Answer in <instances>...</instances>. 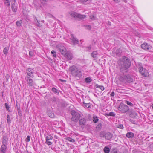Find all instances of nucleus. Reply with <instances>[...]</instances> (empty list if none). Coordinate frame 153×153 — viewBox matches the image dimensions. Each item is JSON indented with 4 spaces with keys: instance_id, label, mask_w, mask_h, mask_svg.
I'll list each match as a JSON object with an SVG mask.
<instances>
[{
    "instance_id": "obj_19",
    "label": "nucleus",
    "mask_w": 153,
    "mask_h": 153,
    "mask_svg": "<svg viewBox=\"0 0 153 153\" xmlns=\"http://www.w3.org/2000/svg\"><path fill=\"white\" fill-rule=\"evenodd\" d=\"M95 87L97 88H100L102 91L104 90V88L102 85H100L97 84H96Z\"/></svg>"
},
{
    "instance_id": "obj_30",
    "label": "nucleus",
    "mask_w": 153,
    "mask_h": 153,
    "mask_svg": "<svg viewBox=\"0 0 153 153\" xmlns=\"http://www.w3.org/2000/svg\"><path fill=\"white\" fill-rule=\"evenodd\" d=\"M116 114L113 112H110L108 114H107L106 115L107 116H111L114 117L115 116Z\"/></svg>"
},
{
    "instance_id": "obj_26",
    "label": "nucleus",
    "mask_w": 153,
    "mask_h": 153,
    "mask_svg": "<svg viewBox=\"0 0 153 153\" xmlns=\"http://www.w3.org/2000/svg\"><path fill=\"white\" fill-rule=\"evenodd\" d=\"M98 120V117L97 116H94L93 117V121L94 123H97Z\"/></svg>"
},
{
    "instance_id": "obj_31",
    "label": "nucleus",
    "mask_w": 153,
    "mask_h": 153,
    "mask_svg": "<svg viewBox=\"0 0 153 153\" xmlns=\"http://www.w3.org/2000/svg\"><path fill=\"white\" fill-rule=\"evenodd\" d=\"M83 103L84 104L85 106L88 108H91V106L89 103H85L84 102H83Z\"/></svg>"
},
{
    "instance_id": "obj_2",
    "label": "nucleus",
    "mask_w": 153,
    "mask_h": 153,
    "mask_svg": "<svg viewBox=\"0 0 153 153\" xmlns=\"http://www.w3.org/2000/svg\"><path fill=\"white\" fill-rule=\"evenodd\" d=\"M69 70L71 72V74L73 76L79 78L81 76L82 74L81 71L75 66L73 65L70 67Z\"/></svg>"
},
{
    "instance_id": "obj_15",
    "label": "nucleus",
    "mask_w": 153,
    "mask_h": 153,
    "mask_svg": "<svg viewBox=\"0 0 153 153\" xmlns=\"http://www.w3.org/2000/svg\"><path fill=\"white\" fill-rule=\"evenodd\" d=\"M86 122V120L85 118H81L79 120V124L80 125H85Z\"/></svg>"
},
{
    "instance_id": "obj_56",
    "label": "nucleus",
    "mask_w": 153,
    "mask_h": 153,
    "mask_svg": "<svg viewBox=\"0 0 153 153\" xmlns=\"http://www.w3.org/2000/svg\"><path fill=\"white\" fill-rule=\"evenodd\" d=\"M27 152H28V151L27 150V151L26 152H25L24 153H27Z\"/></svg>"
},
{
    "instance_id": "obj_48",
    "label": "nucleus",
    "mask_w": 153,
    "mask_h": 153,
    "mask_svg": "<svg viewBox=\"0 0 153 153\" xmlns=\"http://www.w3.org/2000/svg\"><path fill=\"white\" fill-rule=\"evenodd\" d=\"M114 95V92H112L110 94V96L112 97H113Z\"/></svg>"
},
{
    "instance_id": "obj_54",
    "label": "nucleus",
    "mask_w": 153,
    "mask_h": 153,
    "mask_svg": "<svg viewBox=\"0 0 153 153\" xmlns=\"http://www.w3.org/2000/svg\"><path fill=\"white\" fill-rule=\"evenodd\" d=\"M60 80L62 81H64L65 82H66V80H62V79H60Z\"/></svg>"
},
{
    "instance_id": "obj_43",
    "label": "nucleus",
    "mask_w": 153,
    "mask_h": 153,
    "mask_svg": "<svg viewBox=\"0 0 153 153\" xmlns=\"http://www.w3.org/2000/svg\"><path fill=\"white\" fill-rule=\"evenodd\" d=\"M126 103L127 104L130 106H132L133 105V104L131 102L128 101H126Z\"/></svg>"
},
{
    "instance_id": "obj_49",
    "label": "nucleus",
    "mask_w": 153,
    "mask_h": 153,
    "mask_svg": "<svg viewBox=\"0 0 153 153\" xmlns=\"http://www.w3.org/2000/svg\"><path fill=\"white\" fill-rule=\"evenodd\" d=\"M25 141L27 142H28V141H29V136H27V137Z\"/></svg>"
},
{
    "instance_id": "obj_14",
    "label": "nucleus",
    "mask_w": 153,
    "mask_h": 153,
    "mask_svg": "<svg viewBox=\"0 0 153 153\" xmlns=\"http://www.w3.org/2000/svg\"><path fill=\"white\" fill-rule=\"evenodd\" d=\"M6 140H3V145L1 146V152H5L6 149V146L4 144L5 143Z\"/></svg>"
},
{
    "instance_id": "obj_34",
    "label": "nucleus",
    "mask_w": 153,
    "mask_h": 153,
    "mask_svg": "<svg viewBox=\"0 0 153 153\" xmlns=\"http://www.w3.org/2000/svg\"><path fill=\"white\" fill-rule=\"evenodd\" d=\"M22 22V21L21 20H20L19 21H18L16 22V24L17 26H20L21 25V24Z\"/></svg>"
},
{
    "instance_id": "obj_39",
    "label": "nucleus",
    "mask_w": 153,
    "mask_h": 153,
    "mask_svg": "<svg viewBox=\"0 0 153 153\" xmlns=\"http://www.w3.org/2000/svg\"><path fill=\"white\" fill-rule=\"evenodd\" d=\"M5 107H6V108L7 110V111H9V106L8 104L6 103H5Z\"/></svg>"
},
{
    "instance_id": "obj_59",
    "label": "nucleus",
    "mask_w": 153,
    "mask_h": 153,
    "mask_svg": "<svg viewBox=\"0 0 153 153\" xmlns=\"http://www.w3.org/2000/svg\"><path fill=\"white\" fill-rule=\"evenodd\" d=\"M27 75H29V74H28V73H27Z\"/></svg>"
},
{
    "instance_id": "obj_58",
    "label": "nucleus",
    "mask_w": 153,
    "mask_h": 153,
    "mask_svg": "<svg viewBox=\"0 0 153 153\" xmlns=\"http://www.w3.org/2000/svg\"><path fill=\"white\" fill-rule=\"evenodd\" d=\"M35 19H36V20H37V19H36V18H35Z\"/></svg>"
},
{
    "instance_id": "obj_25",
    "label": "nucleus",
    "mask_w": 153,
    "mask_h": 153,
    "mask_svg": "<svg viewBox=\"0 0 153 153\" xmlns=\"http://www.w3.org/2000/svg\"><path fill=\"white\" fill-rule=\"evenodd\" d=\"M85 81L86 83H89L91 82L92 80L90 77H87L85 79Z\"/></svg>"
},
{
    "instance_id": "obj_13",
    "label": "nucleus",
    "mask_w": 153,
    "mask_h": 153,
    "mask_svg": "<svg viewBox=\"0 0 153 153\" xmlns=\"http://www.w3.org/2000/svg\"><path fill=\"white\" fill-rule=\"evenodd\" d=\"M104 136L106 139L107 140H109L112 137L113 135L110 132H108L106 133Z\"/></svg>"
},
{
    "instance_id": "obj_40",
    "label": "nucleus",
    "mask_w": 153,
    "mask_h": 153,
    "mask_svg": "<svg viewBox=\"0 0 153 153\" xmlns=\"http://www.w3.org/2000/svg\"><path fill=\"white\" fill-rule=\"evenodd\" d=\"M117 127L118 128L123 129V126L122 124L118 125Z\"/></svg>"
},
{
    "instance_id": "obj_21",
    "label": "nucleus",
    "mask_w": 153,
    "mask_h": 153,
    "mask_svg": "<svg viewBox=\"0 0 153 153\" xmlns=\"http://www.w3.org/2000/svg\"><path fill=\"white\" fill-rule=\"evenodd\" d=\"M103 151L105 153H109L110 150L108 147L106 146L104 148Z\"/></svg>"
},
{
    "instance_id": "obj_8",
    "label": "nucleus",
    "mask_w": 153,
    "mask_h": 153,
    "mask_svg": "<svg viewBox=\"0 0 153 153\" xmlns=\"http://www.w3.org/2000/svg\"><path fill=\"white\" fill-rule=\"evenodd\" d=\"M141 48L145 50H147L150 49L152 48V46L147 43H144L141 45Z\"/></svg>"
},
{
    "instance_id": "obj_27",
    "label": "nucleus",
    "mask_w": 153,
    "mask_h": 153,
    "mask_svg": "<svg viewBox=\"0 0 153 153\" xmlns=\"http://www.w3.org/2000/svg\"><path fill=\"white\" fill-rule=\"evenodd\" d=\"M11 8L13 12H16L17 11L16 6L15 5H12Z\"/></svg>"
},
{
    "instance_id": "obj_35",
    "label": "nucleus",
    "mask_w": 153,
    "mask_h": 153,
    "mask_svg": "<svg viewBox=\"0 0 153 153\" xmlns=\"http://www.w3.org/2000/svg\"><path fill=\"white\" fill-rule=\"evenodd\" d=\"M51 53L53 55V57H56V52L54 50H52L51 51Z\"/></svg>"
},
{
    "instance_id": "obj_6",
    "label": "nucleus",
    "mask_w": 153,
    "mask_h": 153,
    "mask_svg": "<svg viewBox=\"0 0 153 153\" xmlns=\"http://www.w3.org/2000/svg\"><path fill=\"white\" fill-rule=\"evenodd\" d=\"M138 68L140 72L142 75L146 77L149 76L148 72L145 69L143 68L141 64H138Z\"/></svg>"
},
{
    "instance_id": "obj_32",
    "label": "nucleus",
    "mask_w": 153,
    "mask_h": 153,
    "mask_svg": "<svg viewBox=\"0 0 153 153\" xmlns=\"http://www.w3.org/2000/svg\"><path fill=\"white\" fill-rule=\"evenodd\" d=\"M4 3L7 6H9L10 5L9 0H5Z\"/></svg>"
},
{
    "instance_id": "obj_47",
    "label": "nucleus",
    "mask_w": 153,
    "mask_h": 153,
    "mask_svg": "<svg viewBox=\"0 0 153 153\" xmlns=\"http://www.w3.org/2000/svg\"><path fill=\"white\" fill-rule=\"evenodd\" d=\"M81 2H87L88 0H79Z\"/></svg>"
},
{
    "instance_id": "obj_45",
    "label": "nucleus",
    "mask_w": 153,
    "mask_h": 153,
    "mask_svg": "<svg viewBox=\"0 0 153 153\" xmlns=\"http://www.w3.org/2000/svg\"><path fill=\"white\" fill-rule=\"evenodd\" d=\"M16 106L17 109L19 110L20 107L19 106V104L17 102H16Z\"/></svg>"
},
{
    "instance_id": "obj_23",
    "label": "nucleus",
    "mask_w": 153,
    "mask_h": 153,
    "mask_svg": "<svg viewBox=\"0 0 153 153\" xmlns=\"http://www.w3.org/2000/svg\"><path fill=\"white\" fill-rule=\"evenodd\" d=\"M9 48L8 47H6L3 50V52L5 55H7L8 53Z\"/></svg>"
},
{
    "instance_id": "obj_11",
    "label": "nucleus",
    "mask_w": 153,
    "mask_h": 153,
    "mask_svg": "<svg viewBox=\"0 0 153 153\" xmlns=\"http://www.w3.org/2000/svg\"><path fill=\"white\" fill-rule=\"evenodd\" d=\"M70 39L73 44H76L78 43L79 41L78 39L75 37L73 34L71 35Z\"/></svg>"
},
{
    "instance_id": "obj_55",
    "label": "nucleus",
    "mask_w": 153,
    "mask_h": 153,
    "mask_svg": "<svg viewBox=\"0 0 153 153\" xmlns=\"http://www.w3.org/2000/svg\"><path fill=\"white\" fill-rule=\"evenodd\" d=\"M138 36L139 37H140V35L139 34L138 35Z\"/></svg>"
},
{
    "instance_id": "obj_61",
    "label": "nucleus",
    "mask_w": 153,
    "mask_h": 153,
    "mask_svg": "<svg viewBox=\"0 0 153 153\" xmlns=\"http://www.w3.org/2000/svg\"><path fill=\"white\" fill-rule=\"evenodd\" d=\"M29 140H30V137H29Z\"/></svg>"
},
{
    "instance_id": "obj_17",
    "label": "nucleus",
    "mask_w": 153,
    "mask_h": 153,
    "mask_svg": "<svg viewBox=\"0 0 153 153\" xmlns=\"http://www.w3.org/2000/svg\"><path fill=\"white\" fill-rule=\"evenodd\" d=\"M98 55V53L96 51H94L91 53V56L94 58L96 59Z\"/></svg>"
},
{
    "instance_id": "obj_28",
    "label": "nucleus",
    "mask_w": 153,
    "mask_h": 153,
    "mask_svg": "<svg viewBox=\"0 0 153 153\" xmlns=\"http://www.w3.org/2000/svg\"><path fill=\"white\" fill-rule=\"evenodd\" d=\"M11 117L10 115H8L7 116V121L8 124H9L11 123Z\"/></svg>"
},
{
    "instance_id": "obj_38",
    "label": "nucleus",
    "mask_w": 153,
    "mask_h": 153,
    "mask_svg": "<svg viewBox=\"0 0 153 153\" xmlns=\"http://www.w3.org/2000/svg\"><path fill=\"white\" fill-rule=\"evenodd\" d=\"M34 52L33 51H29V56H32L34 55Z\"/></svg>"
},
{
    "instance_id": "obj_4",
    "label": "nucleus",
    "mask_w": 153,
    "mask_h": 153,
    "mask_svg": "<svg viewBox=\"0 0 153 153\" xmlns=\"http://www.w3.org/2000/svg\"><path fill=\"white\" fill-rule=\"evenodd\" d=\"M118 109L122 113H125L129 110L128 107L123 103H120Z\"/></svg>"
},
{
    "instance_id": "obj_22",
    "label": "nucleus",
    "mask_w": 153,
    "mask_h": 153,
    "mask_svg": "<svg viewBox=\"0 0 153 153\" xmlns=\"http://www.w3.org/2000/svg\"><path fill=\"white\" fill-rule=\"evenodd\" d=\"M52 91L56 94H58L59 93V91L54 87L52 88Z\"/></svg>"
},
{
    "instance_id": "obj_16",
    "label": "nucleus",
    "mask_w": 153,
    "mask_h": 153,
    "mask_svg": "<svg viewBox=\"0 0 153 153\" xmlns=\"http://www.w3.org/2000/svg\"><path fill=\"white\" fill-rule=\"evenodd\" d=\"M134 136V134L133 133L131 132H128L126 134V136L128 138L133 137Z\"/></svg>"
},
{
    "instance_id": "obj_5",
    "label": "nucleus",
    "mask_w": 153,
    "mask_h": 153,
    "mask_svg": "<svg viewBox=\"0 0 153 153\" xmlns=\"http://www.w3.org/2000/svg\"><path fill=\"white\" fill-rule=\"evenodd\" d=\"M119 78V80L122 82L125 81L128 82H130L133 81L132 78L128 74L124 75V74L123 75L120 76Z\"/></svg>"
},
{
    "instance_id": "obj_51",
    "label": "nucleus",
    "mask_w": 153,
    "mask_h": 153,
    "mask_svg": "<svg viewBox=\"0 0 153 153\" xmlns=\"http://www.w3.org/2000/svg\"><path fill=\"white\" fill-rule=\"evenodd\" d=\"M37 21V22L38 23V24H37L38 26L39 27H41V25H40V23H39V22L38 21Z\"/></svg>"
},
{
    "instance_id": "obj_50",
    "label": "nucleus",
    "mask_w": 153,
    "mask_h": 153,
    "mask_svg": "<svg viewBox=\"0 0 153 153\" xmlns=\"http://www.w3.org/2000/svg\"><path fill=\"white\" fill-rule=\"evenodd\" d=\"M107 25H109L110 26L111 25V23L109 21H108V23H107Z\"/></svg>"
},
{
    "instance_id": "obj_9",
    "label": "nucleus",
    "mask_w": 153,
    "mask_h": 153,
    "mask_svg": "<svg viewBox=\"0 0 153 153\" xmlns=\"http://www.w3.org/2000/svg\"><path fill=\"white\" fill-rule=\"evenodd\" d=\"M46 143L48 146L52 144V142L50 141L52 140L53 137L51 135H48L45 137Z\"/></svg>"
},
{
    "instance_id": "obj_41",
    "label": "nucleus",
    "mask_w": 153,
    "mask_h": 153,
    "mask_svg": "<svg viewBox=\"0 0 153 153\" xmlns=\"http://www.w3.org/2000/svg\"><path fill=\"white\" fill-rule=\"evenodd\" d=\"M85 27L87 29L89 30H90L91 29V27L90 25H86Z\"/></svg>"
},
{
    "instance_id": "obj_12",
    "label": "nucleus",
    "mask_w": 153,
    "mask_h": 153,
    "mask_svg": "<svg viewBox=\"0 0 153 153\" xmlns=\"http://www.w3.org/2000/svg\"><path fill=\"white\" fill-rule=\"evenodd\" d=\"M65 57L68 60H71L73 58V55L72 53L70 51H68L66 54L65 55Z\"/></svg>"
},
{
    "instance_id": "obj_42",
    "label": "nucleus",
    "mask_w": 153,
    "mask_h": 153,
    "mask_svg": "<svg viewBox=\"0 0 153 153\" xmlns=\"http://www.w3.org/2000/svg\"><path fill=\"white\" fill-rule=\"evenodd\" d=\"M29 76H31V77L33 75H32V74L33 73V71L32 70H29Z\"/></svg>"
},
{
    "instance_id": "obj_53",
    "label": "nucleus",
    "mask_w": 153,
    "mask_h": 153,
    "mask_svg": "<svg viewBox=\"0 0 153 153\" xmlns=\"http://www.w3.org/2000/svg\"><path fill=\"white\" fill-rule=\"evenodd\" d=\"M29 78V77L27 76L26 78V80H28V79Z\"/></svg>"
},
{
    "instance_id": "obj_24",
    "label": "nucleus",
    "mask_w": 153,
    "mask_h": 153,
    "mask_svg": "<svg viewBox=\"0 0 153 153\" xmlns=\"http://www.w3.org/2000/svg\"><path fill=\"white\" fill-rule=\"evenodd\" d=\"M121 52V50L120 49H117L115 51L116 55L118 56H119L120 55Z\"/></svg>"
},
{
    "instance_id": "obj_1",
    "label": "nucleus",
    "mask_w": 153,
    "mask_h": 153,
    "mask_svg": "<svg viewBox=\"0 0 153 153\" xmlns=\"http://www.w3.org/2000/svg\"><path fill=\"white\" fill-rule=\"evenodd\" d=\"M122 59L123 60V64L121 66L120 71L122 72H128V69L131 66V62L129 59L125 56H123Z\"/></svg>"
},
{
    "instance_id": "obj_3",
    "label": "nucleus",
    "mask_w": 153,
    "mask_h": 153,
    "mask_svg": "<svg viewBox=\"0 0 153 153\" xmlns=\"http://www.w3.org/2000/svg\"><path fill=\"white\" fill-rule=\"evenodd\" d=\"M71 113L72 116L71 119V120L74 122H77L81 117L80 114L73 110L71 111Z\"/></svg>"
},
{
    "instance_id": "obj_10",
    "label": "nucleus",
    "mask_w": 153,
    "mask_h": 153,
    "mask_svg": "<svg viewBox=\"0 0 153 153\" xmlns=\"http://www.w3.org/2000/svg\"><path fill=\"white\" fill-rule=\"evenodd\" d=\"M59 49L60 52L62 55H65L66 54L67 52H66L67 50L65 48L64 46H60L59 48Z\"/></svg>"
},
{
    "instance_id": "obj_52",
    "label": "nucleus",
    "mask_w": 153,
    "mask_h": 153,
    "mask_svg": "<svg viewBox=\"0 0 153 153\" xmlns=\"http://www.w3.org/2000/svg\"><path fill=\"white\" fill-rule=\"evenodd\" d=\"M17 110H18V111L19 113L20 112V111H21L20 108H19V110H18V109H17Z\"/></svg>"
},
{
    "instance_id": "obj_46",
    "label": "nucleus",
    "mask_w": 153,
    "mask_h": 153,
    "mask_svg": "<svg viewBox=\"0 0 153 153\" xmlns=\"http://www.w3.org/2000/svg\"><path fill=\"white\" fill-rule=\"evenodd\" d=\"M115 2L118 3L120 2V0H113Z\"/></svg>"
},
{
    "instance_id": "obj_7",
    "label": "nucleus",
    "mask_w": 153,
    "mask_h": 153,
    "mask_svg": "<svg viewBox=\"0 0 153 153\" xmlns=\"http://www.w3.org/2000/svg\"><path fill=\"white\" fill-rule=\"evenodd\" d=\"M70 15L71 17L76 19H82L85 18L86 16L84 15H81L74 12H72L71 13Z\"/></svg>"
},
{
    "instance_id": "obj_29",
    "label": "nucleus",
    "mask_w": 153,
    "mask_h": 153,
    "mask_svg": "<svg viewBox=\"0 0 153 153\" xmlns=\"http://www.w3.org/2000/svg\"><path fill=\"white\" fill-rule=\"evenodd\" d=\"M65 139H66V140H68L70 142H74L75 141V140H74V139H72L71 137H67L65 138Z\"/></svg>"
},
{
    "instance_id": "obj_60",
    "label": "nucleus",
    "mask_w": 153,
    "mask_h": 153,
    "mask_svg": "<svg viewBox=\"0 0 153 153\" xmlns=\"http://www.w3.org/2000/svg\"><path fill=\"white\" fill-rule=\"evenodd\" d=\"M152 108L153 109V105L152 106Z\"/></svg>"
},
{
    "instance_id": "obj_37",
    "label": "nucleus",
    "mask_w": 153,
    "mask_h": 153,
    "mask_svg": "<svg viewBox=\"0 0 153 153\" xmlns=\"http://www.w3.org/2000/svg\"><path fill=\"white\" fill-rule=\"evenodd\" d=\"M33 85V82L32 79H29V86H32Z\"/></svg>"
},
{
    "instance_id": "obj_18",
    "label": "nucleus",
    "mask_w": 153,
    "mask_h": 153,
    "mask_svg": "<svg viewBox=\"0 0 153 153\" xmlns=\"http://www.w3.org/2000/svg\"><path fill=\"white\" fill-rule=\"evenodd\" d=\"M22 12L24 16L25 19L27 21L29 19H28V17L26 15V14H27V12L25 10H23Z\"/></svg>"
},
{
    "instance_id": "obj_57",
    "label": "nucleus",
    "mask_w": 153,
    "mask_h": 153,
    "mask_svg": "<svg viewBox=\"0 0 153 153\" xmlns=\"http://www.w3.org/2000/svg\"><path fill=\"white\" fill-rule=\"evenodd\" d=\"M1 153H5V152H1Z\"/></svg>"
},
{
    "instance_id": "obj_20",
    "label": "nucleus",
    "mask_w": 153,
    "mask_h": 153,
    "mask_svg": "<svg viewBox=\"0 0 153 153\" xmlns=\"http://www.w3.org/2000/svg\"><path fill=\"white\" fill-rule=\"evenodd\" d=\"M48 115L51 118H53L54 117V114L51 111H48Z\"/></svg>"
},
{
    "instance_id": "obj_33",
    "label": "nucleus",
    "mask_w": 153,
    "mask_h": 153,
    "mask_svg": "<svg viewBox=\"0 0 153 153\" xmlns=\"http://www.w3.org/2000/svg\"><path fill=\"white\" fill-rule=\"evenodd\" d=\"M90 18L92 20H95L96 19V18L95 16L92 15L90 16Z\"/></svg>"
},
{
    "instance_id": "obj_44",
    "label": "nucleus",
    "mask_w": 153,
    "mask_h": 153,
    "mask_svg": "<svg viewBox=\"0 0 153 153\" xmlns=\"http://www.w3.org/2000/svg\"><path fill=\"white\" fill-rule=\"evenodd\" d=\"M48 1V0H41V2L42 4H45Z\"/></svg>"
},
{
    "instance_id": "obj_36",
    "label": "nucleus",
    "mask_w": 153,
    "mask_h": 153,
    "mask_svg": "<svg viewBox=\"0 0 153 153\" xmlns=\"http://www.w3.org/2000/svg\"><path fill=\"white\" fill-rule=\"evenodd\" d=\"M9 1L10 3V2L11 4V5H15V0H9Z\"/></svg>"
}]
</instances>
